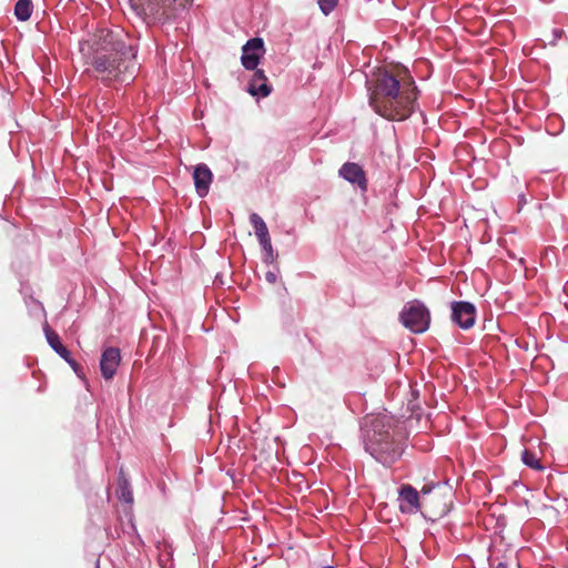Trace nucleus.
<instances>
[{
  "label": "nucleus",
  "instance_id": "f257e3e1",
  "mask_svg": "<svg viewBox=\"0 0 568 568\" xmlns=\"http://www.w3.org/2000/svg\"><path fill=\"white\" fill-rule=\"evenodd\" d=\"M367 83L369 104L381 116L403 121L414 112L418 90L407 68L378 70Z\"/></svg>",
  "mask_w": 568,
  "mask_h": 568
},
{
  "label": "nucleus",
  "instance_id": "f03ea898",
  "mask_svg": "<svg viewBox=\"0 0 568 568\" xmlns=\"http://www.w3.org/2000/svg\"><path fill=\"white\" fill-rule=\"evenodd\" d=\"M128 36L121 31L99 30L92 39V72L103 82L133 79L136 71V51L126 42Z\"/></svg>",
  "mask_w": 568,
  "mask_h": 568
},
{
  "label": "nucleus",
  "instance_id": "7ed1b4c3",
  "mask_svg": "<svg viewBox=\"0 0 568 568\" xmlns=\"http://www.w3.org/2000/svg\"><path fill=\"white\" fill-rule=\"evenodd\" d=\"M365 450L384 466H392L404 453L403 442L394 433L393 422L387 416H376L365 424Z\"/></svg>",
  "mask_w": 568,
  "mask_h": 568
},
{
  "label": "nucleus",
  "instance_id": "20e7f679",
  "mask_svg": "<svg viewBox=\"0 0 568 568\" xmlns=\"http://www.w3.org/2000/svg\"><path fill=\"white\" fill-rule=\"evenodd\" d=\"M420 493L422 496L409 484L402 485L398 493L400 511L410 514L420 510L430 519L440 518L448 513V503L443 500L438 493L432 494V488L428 486H424Z\"/></svg>",
  "mask_w": 568,
  "mask_h": 568
},
{
  "label": "nucleus",
  "instance_id": "39448f33",
  "mask_svg": "<svg viewBox=\"0 0 568 568\" xmlns=\"http://www.w3.org/2000/svg\"><path fill=\"white\" fill-rule=\"evenodd\" d=\"M193 0H130V8L145 23L175 18Z\"/></svg>",
  "mask_w": 568,
  "mask_h": 568
},
{
  "label": "nucleus",
  "instance_id": "423d86ee",
  "mask_svg": "<svg viewBox=\"0 0 568 568\" xmlns=\"http://www.w3.org/2000/svg\"><path fill=\"white\" fill-rule=\"evenodd\" d=\"M403 325L413 333H424L429 326V312L419 302H408L400 312Z\"/></svg>",
  "mask_w": 568,
  "mask_h": 568
},
{
  "label": "nucleus",
  "instance_id": "0eeeda50",
  "mask_svg": "<svg viewBox=\"0 0 568 568\" xmlns=\"http://www.w3.org/2000/svg\"><path fill=\"white\" fill-rule=\"evenodd\" d=\"M476 308L469 302H454L452 304V320L463 329L474 326Z\"/></svg>",
  "mask_w": 568,
  "mask_h": 568
},
{
  "label": "nucleus",
  "instance_id": "6e6552de",
  "mask_svg": "<svg viewBox=\"0 0 568 568\" xmlns=\"http://www.w3.org/2000/svg\"><path fill=\"white\" fill-rule=\"evenodd\" d=\"M242 64L246 70H255L260 58L264 52L263 40L261 38L250 39L242 48Z\"/></svg>",
  "mask_w": 568,
  "mask_h": 568
},
{
  "label": "nucleus",
  "instance_id": "1a4fd4ad",
  "mask_svg": "<svg viewBox=\"0 0 568 568\" xmlns=\"http://www.w3.org/2000/svg\"><path fill=\"white\" fill-rule=\"evenodd\" d=\"M121 362V354L118 347H108L103 351L100 359V369L104 379L114 377Z\"/></svg>",
  "mask_w": 568,
  "mask_h": 568
},
{
  "label": "nucleus",
  "instance_id": "9d476101",
  "mask_svg": "<svg viewBox=\"0 0 568 568\" xmlns=\"http://www.w3.org/2000/svg\"><path fill=\"white\" fill-rule=\"evenodd\" d=\"M339 175L346 181L356 184L362 191L367 190V180L364 170L354 162H347L339 169Z\"/></svg>",
  "mask_w": 568,
  "mask_h": 568
},
{
  "label": "nucleus",
  "instance_id": "9b49d317",
  "mask_svg": "<svg viewBox=\"0 0 568 568\" xmlns=\"http://www.w3.org/2000/svg\"><path fill=\"white\" fill-rule=\"evenodd\" d=\"M44 334H45L48 344L54 349V352L57 354H59L77 372L79 364L71 357L70 352L62 344L60 336L54 331H52L48 324L44 326Z\"/></svg>",
  "mask_w": 568,
  "mask_h": 568
},
{
  "label": "nucleus",
  "instance_id": "f8f14e48",
  "mask_svg": "<svg viewBox=\"0 0 568 568\" xmlns=\"http://www.w3.org/2000/svg\"><path fill=\"white\" fill-rule=\"evenodd\" d=\"M213 174L206 164H197L193 171V180L197 194L203 197L209 193Z\"/></svg>",
  "mask_w": 568,
  "mask_h": 568
},
{
  "label": "nucleus",
  "instance_id": "ddd939ff",
  "mask_svg": "<svg viewBox=\"0 0 568 568\" xmlns=\"http://www.w3.org/2000/svg\"><path fill=\"white\" fill-rule=\"evenodd\" d=\"M272 89L267 84V78L263 70H256L250 82L248 92L252 95L267 97Z\"/></svg>",
  "mask_w": 568,
  "mask_h": 568
},
{
  "label": "nucleus",
  "instance_id": "4468645a",
  "mask_svg": "<svg viewBox=\"0 0 568 568\" xmlns=\"http://www.w3.org/2000/svg\"><path fill=\"white\" fill-rule=\"evenodd\" d=\"M250 222L255 230V235L257 236L258 241L267 242V237H270V234L268 229L263 219L258 214L252 213L250 215Z\"/></svg>",
  "mask_w": 568,
  "mask_h": 568
},
{
  "label": "nucleus",
  "instance_id": "2eb2a0df",
  "mask_svg": "<svg viewBox=\"0 0 568 568\" xmlns=\"http://www.w3.org/2000/svg\"><path fill=\"white\" fill-rule=\"evenodd\" d=\"M33 3L31 0H18L14 6V14L18 20L27 21L32 13Z\"/></svg>",
  "mask_w": 568,
  "mask_h": 568
},
{
  "label": "nucleus",
  "instance_id": "dca6fc26",
  "mask_svg": "<svg viewBox=\"0 0 568 568\" xmlns=\"http://www.w3.org/2000/svg\"><path fill=\"white\" fill-rule=\"evenodd\" d=\"M521 460L525 465L529 466L530 468H534L537 470L542 469V466H541L539 459L537 458V456L528 449H525L523 452Z\"/></svg>",
  "mask_w": 568,
  "mask_h": 568
},
{
  "label": "nucleus",
  "instance_id": "f3484780",
  "mask_svg": "<svg viewBox=\"0 0 568 568\" xmlns=\"http://www.w3.org/2000/svg\"><path fill=\"white\" fill-rule=\"evenodd\" d=\"M119 498L129 504L133 501V494L130 490L129 484L125 479L119 484Z\"/></svg>",
  "mask_w": 568,
  "mask_h": 568
},
{
  "label": "nucleus",
  "instance_id": "a211bd4d",
  "mask_svg": "<svg viewBox=\"0 0 568 568\" xmlns=\"http://www.w3.org/2000/svg\"><path fill=\"white\" fill-rule=\"evenodd\" d=\"M338 0H318L321 11L328 16L337 6Z\"/></svg>",
  "mask_w": 568,
  "mask_h": 568
},
{
  "label": "nucleus",
  "instance_id": "6ab92c4d",
  "mask_svg": "<svg viewBox=\"0 0 568 568\" xmlns=\"http://www.w3.org/2000/svg\"><path fill=\"white\" fill-rule=\"evenodd\" d=\"M263 250L265 251V257L266 260L272 261L273 260V247L271 243V237H267V242L258 241Z\"/></svg>",
  "mask_w": 568,
  "mask_h": 568
},
{
  "label": "nucleus",
  "instance_id": "aec40b11",
  "mask_svg": "<svg viewBox=\"0 0 568 568\" xmlns=\"http://www.w3.org/2000/svg\"><path fill=\"white\" fill-rule=\"evenodd\" d=\"M562 34H564V30H561V29H554L552 30L554 39H551L549 41L550 44L555 45L557 43V41L562 37Z\"/></svg>",
  "mask_w": 568,
  "mask_h": 568
},
{
  "label": "nucleus",
  "instance_id": "412c9836",
  "mask_svg": "<svg viewBox=\"0 0 568 568\" xmlns=\"http://www.w3.org/2000/svg\"><path fill=\"white\" fill-rule=\"evenodd\" d=\"M265 278L268 283L274 284L276 282V274L273 272H266Z\"/></svg>",
  "mask_w": 568,
  "mask_h": 568
},
{
  "label": "nucleus",
  "instance_id": "4be33fe9",
  "mask_svg": "<svg viewBox=\"0 0 568 568\" xmlns=\"http://www.w3.org/2000/svg\"><path fill=\"white\" fill-rule=\"evenodd\" d=\"M496 568H508L506 562H499Z\"/></svg>",
  "mask_w": 568,
  "mask_h": 568
},
{
  "label": "nucleus",
  "instance_id": "5701e85b",
  "mask_svg": "<svg viewBox=\"0 0 568 568\" xmlns=\"http://www.w3.org/2000/svg\"><path fill=\"white\" fill-rule=\"evenodd\" d=\"M323 568H335V567H333V566H325V567H323Z\"/></svg>",
  "mask_w": 568,
  "mask_h": 568
}]
</instances>
